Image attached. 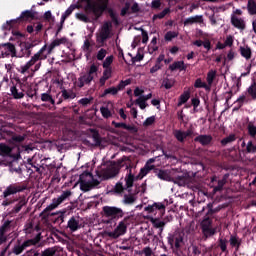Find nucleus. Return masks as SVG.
I'll return each mask as SVG.
<instances>
[{
	"mask_svg": "<svg viewBox=\"0 0 256 256\" xmlns=\"http://www.w3.org/2000/svg\"><path fill=\"white\" fill-rule=\"evenodd\" d=\"M122 167H126V169H128V174L125 177V187L128 193H131V187H133L135 183V175L132 171L131 160H129L127 156H124L116 162H110V164H108L105 168H101L100 170L96 171V174L103 181H107L108 179L117 177Z\"/></svg>",
	"mask_w": 256,
	"mask_h": 256,
	"instance_id": "1",
	"label": "nucleus"
},
{
	"mask_svg": "<svg viewBox=\"0 0 256 256\" xmlns=\"http://www.w3.org/2000/svg\"><path fill=\"white\" fill-rule=\"evenodd\" d=\"M71 195H73L71 190L63 191L60 196H58L57 198H54L52 200V203L50 205H48L40 213V217L42 219H49L50 216L55 217L53 223H58V225H61V223H65V217H67V210H63V211L56 212V213H51V211H53L54 209H57V207L59 205H61L62 203H65V201H67V199H69V197H71Z\"/></svg>",
	"mask_w": 256,
	"mask_h": 256,
	"instance_id": "2",
	"label": "nucleus"
},
{
	"mask_svg": "<svg viewBox=\"0 0 256 256\" xmlns=\"http://www.w3.org/2000/svg\"><path fill=\"white\" fill-rule=\"evenodd\" d=\"M81 3H86L85 12L87 15H92V21H99L103 17V13L109 9V0H80Z\"/></svg>",
	"mask_w": 256,
	"mask_h": 256,
	"instance_id": "3",
	"label": "nucleus"
},
{
	"mask_svg": "<svg viewBox=\"0 0 256 256\" xmlns=\"http://www.w3.org/2000/svg\"><path fill=\"white\" fill-rule=\"evenodd\" d=\"M27 185L25 184H10L5 188V190L2 193V206L3 207H9V205H13V203H17L19 201V196H17V193H23V191H26Z\"/></svg>",
	"mask_w": 256,
	"mask_h": 256,
	"instance_id": "4",
	"label": "nucleus"
},
{
	"mask_svg": "<svg viewBox=\"0 0 256 256\" xmlns=\"http://www.w3.org/2000/svg\"><path fill=\"white\" fill-rule=\"evenodd\" d=\"M0 137L8 141L11 145H21L27 139V134L17 130L11 131L7 128H2L0 129Z\"/></svg>",
	"mask_w": 256,
	"mask_h": 256,
	"instance_id": "5",
	"label": "nucleus"
},
{
	"mask_svg": "<svg viewBox=\"0 0 256 256\" xmlns=\"http://www.w3.org/2000/svg\"><path fill=\"white\" fill-rule=\"evenodd\" d=\"M104 216L109 220L106 221L107 224L115 223L119 221V219H123L125 217V212L123 209L115 206H104L102 208Z\"/></svg>",
	"mask_w": 256,
	"mask_h": 256,
	"instance_id": "6",
	"label": "nucleus"
},
{
	"mask_svg": "<svg viewBox=\"0 0 256 256\" xmlns=\"http://www.w3.org/2000/svg\"><path fill=\"white\" fill-rule=\"evenodd\" d=\"M111 37H113V23H111V21H106L101 26L96 41L97 43H100V45H105V42L108 39H111Z\"/></svg>",
	"mask_w": 256,
	"mask_h": 256,
	"instance_id": "7",
	"label": "nucleus"
},
{
	"mask_svg": "<svg viewBox=\"0 0 256 256\" xmlns=\"http://www.w3.org/2000/svg\"><path fill=\"white\" fill-rule=\"evenodd\" d=\"M97 71H99V66L92 64L88 72L78 78L77 87H79V89H83L85 85H91V81L95 79Z\"/></svg>",
	"mask_w": 256,
	"mask_h": 256,
	"instance_id": "8",
	"label": "nucleus"
},
{
	"mask_svg": "<svg viewBox=\"0 0 256 256\" xmlns=\"http://www.w3.org/2000/svg\"><path fill=\"white\" fill-rule=\"evenodd\" d=\"M40 241L41 234L39 232L34 239H28L22 244L21 241H18V244L14 245V247L12 248V253H14V255H21V253H23L25 249H27L28 247H32V245H37V243H39Z\"/></svg>",
	"mask_w": 256,
	"mask_h": 256,
	"instance_id": "9",
	"label": "nucleus"
},
{
	"mask_svg": "<svg viewBox=\"0 0 256 256\" xmlns=\"http://www.w3.org/2000/svg\"><path fill=\"white\" fill-rule=\"evenodd\" d=\"M168 245L173 251H179L185 245L183 235L181 233H169L167 236Z\"/></svg>",
	"mask_w": 256,
	"mask_h": 256,
	"instance_id": "10",
	"label": "nucleus"
},
{
	"mask_svg": "<svg viewBox=\"0 0 256 256\" xmlns=\"http://www.w3.org/2000/svg\"><path fill=\"white\" fill-rule=\"evenodd\" d=\"M12 153H13V148H11V146L5 143H0V155L2 157H7L9 159L6 165H11L13 161H18L19 158L21 157V154H12Z\"/></svg>",
	"mask_w": 256,
	"mask_h": 256,
	"instance_id": "11",
	"label": "nucleus"
},
{
	"mask_svg": "<svg viewBox=\"0 0 256 256\" xmlns=\"http://www.w3.org/2000/svg\"><path fill=\"white\" fill-rule=\"evenodd\" d=\"M20 51L16 52V57L19 59H22V57H25V59H29L31 57V53L33 51V47H35V44L33 42L25 41L20 43Z\"/></svg>",
	"mask_w": 256,
	"mask_h": 256,
	"instance_id": "12",
	"label": "nucleus"
},
{
	"mask_svg": "<svg viewBox=\"0 0 256 256\" xmlns=\"http://www.w3.org/2000/svg\"><path fill=\"white\" fill-rule=\"evenodd\" d=\"M145 211H148V213H154L158 217H163L165 215V204L163 203H154L153 205H149L145 208Z\"/></svg>",
	"mask_w": 256,
	"mask_h": 256,
	"instance_id": "13",
	"label": "nucleus"
},
{
	"mask_svg": "<svg viewBox=\"0 0 256 256\" xmlns=\"http://www.w3.org/2000/svg\"><path fill=\"white\" fill-rule=\"evenodd\" d=\"M125 233H127V224H125V222H119L114 231L108 233V237H111V239H119V237L125 235Z\"/></svg>",
	"mask_w": 256,
	"mask_h": 256,
	"instance_id": "14",
	"label": "nucleus"
},
{
	"mask_svg": "<svg viewBox=\"0 0 256 256\" xmlns=\"http://www.w3.org/2000/svg\"><path fill=\"white\" fill-rule=\"evenodd\" d=\"M0 49H3L4 53L2 51V55L5 57H17V48L11 42L0 44Z\"/></svg>",
	"mask_w": 256,
	"mask_h": 256,
	"instance_id": "15",
	"label": "nucleus"
},
{
	"mask_svg": "<svg viewBox=\"0 0 256 256\" xmlns=\"http://www.w3.org/2000/svg\"><path fill=\"white\" fill-rule=\"evenodd\" d=\"M47 44H45L36 54H34L31 59L29 60L30 64L35 65L38 61H43L47 59Z\"/></svg>",
	"mask_w": 256,
	"mask_h": 256,
	"instance_id": "16",
	"label": "nucleus"
},
{
	"mask_svg": "<svg viewBox=\"0 0 256 256\" xmlns=\"http://www.w3.org/2000/svg\"><path fill=\"white\" fill-rule=\"evenodd\" d=\"M11 229V221L6 220L1 226H0V245H3V243H7V236L5 233Z\"/></svg>",
	"mask_w": 256,
	"mask_h": 256,
	"instance_id": "17",
	"label": "nucleus"
},
{
	"mask_svg": "<svg viewBox=\"0 0 256 256\" xmlns=\"http://www.w3.org/2000/svg\"><path fill=\"white\" fill-rule=\"evenodd\" d=\"M91 180H88V182H84L81 184V191H84V193H87V191H91V189H95V187H99L101 185V182L95 178H90Z\"/></svg>",
	"mask_w": 256,
	"mask_h": 256,
	"instance_id": "18",
	"label": "nucleus"
},
{
	"mask_svg": "<svg viewBox=\"0 0 256 256\" xmlns=\"http://www.w3.org/2000/svg\"><path fill=\"white\" fill-rule=\"evenodd\" d=\"M10 93L13 97V99H23L25 97V93L22 88V84L19 83V85H13L10 87Z\"/></svg>",
	"mask_w": 256,
	"mask_h": 256,
	"instance_id": "19",
	"label": "nucleus"
},
{
	"mask_svg": "<svg viewBox=\"0 0 256 256\" xmlns=\"http://www.w3.org/2000/svg\"><path fill=\"white\" fill-rule=\"evenodd\" d=\"M150 223L153 225L154 229H159L158 235L161 237L163 235V229H165V225H167V222L162 221L159 218H150Z\"/></svg>",
	"mask_w": 256,
	"mask_h": 256,
	"instance_id": "20",
	"label": "nucleus"
},
{
	"mask_svg": "<svg viewBox=\"0 0 256 256\" xmlns=\"http://www.w3.org/2000/svg\"><path fill=\"white\" fill-rule=\"evenodd\" d=\"M112 125L115 129H125L126 131H130L131 133H137L139 129L135 125H127L123 122L112 121Z\"/></svg>",
	"mask_w": 256,
	"mask_h": 256,
	"instance_id": "21",
	"label": "nucleus"
},
{
	"mask_svg": "<svg viewBox=\"0 0 256 256\" xmlns=\"http://www.w3.org/2000/svg\"><path fill=\"white\" fill-rule=\"evenodd\" d=\"M195 143H200L203 147H207V145H211L213 141V136L207 134H201L194 138Z\"/></svg>",
	"mask_w": 256,
	"mask_h": 256,
	"instance_id": "22",
	"label": "nucleus"
},
{
	"mask_svg": "<svg viewBox=\"0 0 256 256\" xmlns=\"http://www.w3.org/2000/svg\"><path fill=\"white\" fill-rule=\"evenodd\" d=\"M229 243H230V247H232V249H235V253H237L241 248V244L243 243V240H241V238H239L237 235H231Z\"/></svg>",
	"mask_w": 256,
	"mask_h": 256,
	"instance_id": "23",
	"label": "nucleus"
},
{
	"mask_svg": "<svg viewBox=\"0 0 256 256\" xmlns=\"http://www.w3.org/2000/svg\"><path fill=\"white\" fill-rule=\"evenodd\" d=\"M89 132L91 133V138L94 141V147H101V144L103 143V138H101L99 131H97L96 129L90 128Z\"/></svg>",
	"mask_w": 256,
	"mask_h": 256,
	"instance_id": "24",
	"label": "nucleus"
},
{
	"mask_svg": "<svg viewBox=\"0 0 256 256\" xmlns=\"http://www.w3.org/2000/svg\"><path fill=\"white\" fill-rule=\"evenodd\" d=\"M154 173L156 177H158V179H160L161 181H172L171 175H169V172H167V170L155 168Z\"/></svg>",
	"mask_w": 256,
	"mask_h": 256,
	"instance_id": "25",
	"label": "nucleus"
},
{
	"mask_svg": "<svg viewBox=\"0 0 256 256\" xmlns=\"http://www.w3.org/2000/svg\"><path fill=\"white\" fill-rule=\"evenodd\" d=\"M231 24L236 29H241V30L245 29V20L235 16V14L231 15Z\"/></svg>",
	"mask_w": 256,
	"mask_h": 256,
	"instance_id": "26",
	"label": "nucleus"
},
{
	"mask_svg": "<svg viewBox=\"0 0 256 256\" xmlns=\"http://www.w3.org/2000/svg\"><path fill=\"white\" fill-rule=\"evenodd\" d=\"M36 12H33L31 10H25L21 13L20 17L16 19L18 23H21V21H29V19L33 20L35 19Z\"/></svg>",
	"mask_w": 256,
	"mask_h": 256,
	"instance_id": "27",
	"label": "nucleus"
},
{
	"mask_svg": "<svg viewBox=\"0 0 256 256\" xmlns=\"http://www.w3.org/2000/svg\"><path fill=\"white\" fill-rule=\"evenodd\" d=\"M25 205H27V197H25V195H19L18 203L13 208L14 213H19Z\"/></svg>",
	"mask_w": 256,
	"mask_h": 256,
	"instance_id": "28",
	"label": "nucleus"
},
{
	"mask_svg": "<svg viewBox=\"0 0 256 256\" xmlns=\"http://www.w3.org/2000/svg\"><path fill=\"white\" fill-rule=\"evenodd\" d=\"M195 23H203V15L191 16L184 20L185 27H187V25H195Z\"/></svg>",
	"mask_w": 256,
	"mask_h": 256,
	"instance_id": "29",
	"label": "nucleus"
},
{
	"mask_svg": "<svg viewBox=\"0 0 256 256\" xmlns=\"http://www.w3.org/2000/svg\"><path fill=\"white\" fill-rule=\"evenodd\" d=\"M66 229H70L72 233L78 231L79 229V219H76L75 216H72L67 223Z\"/></svg>",
	"mask_w": 256,
	"mask_h": 256,
	"instance_id": "30",
	"label": "nucleus"
},
{
	"mask_svg": "<svg viewBox=\"0 0 256 256\" xmlns=\"http://www.w3.org/2000/svg\"><path fill=\"white\" fill-rule=\"evenodd\" d=\"M170 71H187V66H185L184 61H175L173 64L169 65Z\"/></svg>",
	"mask_w": 256,
	"mask_h": 256,
	"instance_id": "31",
	"label": "nucleus"
},
{
	"mask_svg": "<svg viewBox=\"0 0 256 256\" xmlns=\"http://www.w3.org/2000/svg\"><path fill=\"white\" fill-rule=\"evenodd\" d=\"M240 55L246 59V61H249L251 59L253 52L251 51V48L249 46H240L239 48Z\"/></svg>",
	"mask_w": 256,
	"mask_h": 256,
	"instance_id": "32",
	"label": "nucleus"
},
{
	"mask_svg": "<svg viewBox=\"0 0 256 256\" xmlns=\"http://www.w3.org/2000/svg\"><path fill=\"white\" fill-rule=\"evenodd\" d=\"M189 99H191V92L184 91L178 99L177 107H181L182 105H185V103H187Z\"/></svg>",
	"mask_w": 256,
	"mask_h": 256,
	"instance_id": "33",
	"label": "nucleus"
},
{
	"mask_svg": "<svg viewBox=\"0 0 256 256\" xmlns=\"http://www.w3.org/2000/svg\"><path fill=\"white\" fill-rule=\"evenodd\" d=\"M193 45L196 47H204L207 51H211V40L205 39L204 41L202 40H195L193 42Z\"/></svg>",
	"mask_w": 256,
	"mask_h": 256,
	"instance_id": "34",
	"label": "nucleus"
},
{
	"mask_svg": "<svg viewBox=\"0 0 256 256\" xmlns=\"http://www.w3.org/2000/svg\"><path fill=\"white\" fill-rule=\"evenodd\" d=\"M79 6L72 4L70 7L67 8V10L62 14L61 16V23L64 25L67 18L73 13L74 9H77Z\"/></svg>",
	"mask_w": 256,
	"mask_h": 256,
	"instance_id": "35",
	"label": "nucleus"
},
{
	"mask_svg": "<svg viewBox=\"0 0 256 256\" xmlns=\"http://www.w3.org/2000/svg\"><path fill=\"white\" fill-rule=\"evenodd\" d=\"M227 174L223 176L221 180H218L217 185L213 188V193H219V191H223V187H225L227 183Z\"/></svg>",
	"mask_w": 256,
	"mask_h": 256,
	"instance_id": "36",
	"label": "nucleus"
},
{
	"mask_svg": "<svg viewBox=\"0 0 256 256\" xmlns=\"http://www.w3.org/2000/svg\"><path fill=\"white\" fill-rule=\"evenodd\" d=\"M195 89H205V91H211V86L203 82L201 78H197L194 82Z\"/></svg>",
	"mask_w": 256,
	"mask_h": 256,
	"instance_id": "37",
	"label": "nucleus"
},
{
	"mask_svg": "<svg viewBox=\"0 0 256 256\" xmlns=\"http://www.w3.org/2000/svg\"><path fill=\"white\" fill-rule=\"evenodd\" d=\"M244 95L251 97L253 101H256V82L254 81L246 90Z\"/></svg>",
	"mask_w": 256,
	"mask_h": 256,
	"instance_id": "38",
	"label": "nucleus"
},
{
	"mask_svg": "<svg viewBox=\"0 0 256 256\" xmlns=\"http://www.w3.org/2000/svg\"><path fill=\"white\" fill-rule=\"evenodd\" d=\"M173 183H175L176 185H179V187H185V185H187V176L185 175H180V176H176L175 178H172Z\"/></svg>",
	"mask_w": 256,
	"mask_h": 256,
	"instance_id": "39",
	"label": "nucleus"
},
{
	"mask_svg": "<svg viewBox=\"0 0 256 256\" xmlns=\"http://www.w3.org/2000/svg\"><path fill=\"white\" fill-rule=\"evenodd\" d=\"M40 99L43 101V103H50V105H55V99H53L51 92L42 93Z\"/></svg>",
	"mask_w": 256,
	"mask_h": 256,
	"instance_id": "40",
	"label": "nucleus"
},
{
	"mask_svg": "<svg viewBox=\"0 0 256 256\" xmlns=\"http://www.w3.org/2000/svg\"><path fill=\"white\" fill-rule=\"evenodd\" d=\"M91 179H93V174L91 172H87V171L83 172L79 177L80 189H81L82 183H89Z\"/></svg>",
	"mask_w": 256,
	"mask_h": 256,
	"instance_id": "41",
	"label": "nucleus"
},
{
	"mask_svg": "<svg viewBox=\"0 0 256 256\" xmlns=\"http://www.w3.org/2000/svg\"><path fill=\"white\" fill-rule=\"evenodd\" d=\"M234 141H237V136L235 134H230L229 136L223 138L220 141V144L222 147H227V145L234 143Z\"/></svg>",
	"mask_w": 256,
	"mask_h": 256,
	"instance_id": "42",
	"label": "nucleus"
},
{
	"mask_svg": "<svg viewBox=\"0 0 256 256\" xmlns=\"http://www.w3.org/2000/svg\"><path fill=\"white\" fill-rule=\"evenodd\" d=\"M202 233L205 241H207L209 237H213L217 233V229L210 226L209 228H203Z\"/></svg>",
	"mask_w": 256,
	"mask_h": 256,
	"instance_id": "43",
	"label": "nucleus"
},
{
	"mask_svg": "<svg viewBox=\"0 0 256 256\" xmlns=\"http://www.w3.org/2000/svg\"><path fill=\"white\" fill-rule=\"evenodd\" d=\"M61 94H62V99L64 101H69L70 99H75V97H76V95L73 91L67 90V89H63L61 91Z\"/></svg>",
	"mask_w": 256,
	"mask_h": 256,
	"instance_id": "44",
	"label": "nucleus"
},
{
	"mask_svg": "<svg viewBox=\"0 0 256 256\" xmlns=\"http://www.w3.org/2000/svg\"><path fill=\"white\" fill-rule=\"evenodd\" d=\"M173 135L175 139L179 141V143H185V139H187V137L185 136V131L183 130H174Z\"/></svg>",
	"mask_w": 256,
	"mask_h": 256,
	"instance_id": "45",
	"label": "nucleus"
},
{
	"mask_svg": "<svg viewBox=\"0 0 256 256\" xmlns=\"http://www.w3.org/2000/svg\"><path fill=\"white\" fill-rule=\"evenodd\" d=\"M137 198L133 194H125L123 198L124 205H133Z\"/></svg>",
	"mask_w": 256,
	"mask_h": 256,
	"instance_id": "46",
	"label": "nucleus"
},
{
	"mask_svg": "<svg viewBox=\"0 0 256 256\" xmlns=\"http://www.w3.org/2000/svg\"><path fill=\"white\" fill-rule=\"evenodd\" d=\"M215 77H217V71L210 70L207 73L206 81H207L209 87H211L213 85V81H215Z\"/></svg>",
	"mask_w": 256,
	"mask_h": 256,
	"instance_id": "47",
	"label": "nucleus"
},
{
	"mask_svg": "<svg viewBox=\"0 0 256 256\" xmlns=\"http://www.w3.org/2000/svg\"><path fill=\"white\" fill-rule=\"evenodd\" d=\"M227 239L225 238H219L218 239V247L221 249L222 253H229V250H227Z\"/></svg>",
	"mask_w": 256,
	"mask_h": 256,
	"instance_id": "48",
	"label": "nucleus"
},
{
	"mask_svg": "<svg viewBox=\"0 0 256 256\" xmlns=\"http://www.w3.org/2000/svg\"><path fill=\"white\" fill-rule=\"evenodd\" d=\"M247 9L249 15H256V2L255 0H248Z\"/></svg>",
	"mask_w": 256,
	"mask_h": 256,
	"instance_id": "49",
	"label": "nucleus"
},
{
	"mask_svg": "<svg viewBox=\"0 0 256 256\" xmlns=\"http://www.w3.org/2000/svg\"><path fill=\"white\" fill-rule=\"evenodd\" d=\"M100 113L104 119H110V117H113V113L109 110V107L102 106L100 108Z\"/></svg>",
	"mask_w": 256,
	"mask_h": 256,
	"instance_id": "50",
	"label": "nucleus"
},
{
	"mask_svg": "<svg viewBox=\"0 0 256 256\" xmlns=\"http://www.w3.org/2000/svg\"><path fill=\"white\" fill-rule=\"evenodd\" d=\"M19 23V20L15 19V20H10L7 21L6 24H3V29H5L6 31H11V29H13V27H17V24Z\"/></svg>",
	"mask_w": 256,
	"mask_h": 256,
	"instance_id": "51",
	"label": "nucleus"
},
{
	"mask_svg": "<svg viewBox=\"0 0 256 256\" xmlns=\"http://www.w3.org/2000/svg\"><path fill=\"white\" fill-rule=\"evenodd\" d=\"M207 208H208V211H207L206 215L208 217H211L212 215H215V213H219L221 211L220 207L213 208V203H208Z\"/></svg>",
	"mask_w": 256,
	"mask_h": 256,
	"instance_id": "52",
	"label": "nucleus"
},
{
	"mask_svg": "<svg viewBox=\"0 0 256 256\" xmlns=\"http://www.w3.org/2000/svg\"><path fill=\"white\" fill-rule=\"evenodd\" d=\"M238 109H241L243 107L244 103H249V98H247V94H242L239 96V98L236 100Z\"/></svg>",
	"mask_w": 256,
	"mask_h": 256,
	"instance_id": "53",
	"label": "nucleus"
},
{
	"mask_svg": "<svg viewBox=\"0 0 256 256\" xmlns=\"http://www.w3.org/2000/svg\"><path fill=\"white\" fill-rule=\"evenodd\" d=\"M124 191H127V188L123 186V182H117L114 186V193L121 195Z\"/></svg>",
	"mask_w": 256,
	"mask_h": 256,
	"instance_id": "54",
	"label": "nucleus"
},
{
	"mask_svg": "<svg viewBox=\"0 0 256 256\" xmlns=\"http://www.w3.org/2000/svg\"><path fill=\"white\" fill-rule=\"evenodd\" d=\"M229 157H231L232 161H238L239 157H241V155L237 152V148L232 147L229 150Z\"/></svg>",
	"mask_w": 256,
	"mask_h": 256,
	"instance_id": "55",
	"label": "nucleus"
},
{
	"mask_svg": "<svg viewBox=\"0 0 256 256\" xmlns=\"http://www.w3.org/2000/svg\"><path fill=\"white\" fill-rule=\"evenodd\" d=\"M127 85H131V78H128L126 80H121L119 84L117 85L116 89L117 91H123Z\"/></svg>",
	"mask_w": 256,
	"mask_h": 256,
	"instance_id": "56",
	"label": "nucleus"
},
{
	"mask_svg": "<svg viewBox=\"0 0 256 256\" xmlns=\"http://www.w3.org/2000/svg\"><path fill=\"white\" fill-rule=\"evenodd\" d=\"M213 225V220L206 216L201 222V229H207Z\"/></svg>",
	"mask_w": 256,
	"mask_h": 256,
	"instance_id": "57",
	"label": "nucleus"
},
{
	"mask_svg": "<svg viewBox=\"0 0 256 256\" xmlns=\"http://www.w3.org/2000/svg\"><path fill=\"white\" fill-rule=\"evenodd\" d=\"M245 153H252L255 154L256 153V145L253 144V141H248L247 145H246V149L244 150Z\"/></svg>",
	"mask_w": 256,
	"mask_h": 256,
	"instance_id": "58",
	"label": "nucleus"
},
{
	"mask_svg": "<svg viewBox=\"0 0 256 256\" xmlns=\"http://www.w3.org/2000/svg\"><path fill=\"white\" fill-rule=\"evenodd\" d=\"M174 85H175V79L166 78L162 82V86L165 87L166 89H172Z\"/></svg>",
	"mask_w": 256,
	"mask_h": 256,
	"instance_id": "59",
	"label": "nucleus"
},
{
	"mask_svg": "<svg viewBox=\"0 0 256 256\" xmlns=\"http://www.w3.org/2000/svg\"><path fill=\"white\" fill-rule=\"evenodd\" d=\"M118 91L116 87H110L104 90L102 97H107V95H117Z\"/></svg>",
	"mask_w": 256,
	"mask_h": 256,
	"instance_id": "60",
	"label": "nucleus"
},
{
	"mask_svg": "<svg viewBox=\"0 0 256 256\" xmlns=\"http://www.w3.org/2000/svg\"><path fill=\"white\" fill-rule=\"evenodd\" d=\"M79 105H82V107H87V105H91L93 103V97L90 98H81L78 101Z\"/></svg>",
	"mask_w": 256,
	"mask_h": 256,
	"instance_id": "61",
	"label": "nucleus"
},
{
	"mask_svg": "<svg viewBox=\"0 0 256 256\" xmlns=\"http://www.w3.org/2000/svg\"><path fill=\"white\" fill-rule=\"evenodd\" d=\"M170 12L171 10L169 8H165L162 12L155 14L153 19H164V17Z\"/></svg>",
	"mask_w": 256,
	"mask_h": 256,
	"instance_id": "62",
	"label": "nucleus"
},
{
	"mask_svg": "<svg viewBox=\"0 0 256 256\" xmlns=\"http://www.w3.org/2000/svg\"><path fill=\"white\" fill-rule=\"evenodd\" d=\"M40 256H55V249L53 248H47L44 251H42V253L40 254Z\"/></svg>",
	"mask_w": 256,
	"mask_h": 256,
	"instance_id": "63",
	"label": "nucleus"
},
{
	"mask_svg": "<svg viewBox=\"0 0 256 256\" xmlns=\"http://www.w3.org/2000/svg\"><path fill=\"white\" fill-rule=\"evenodd\" d=\"M248 135H250V137L256 136V126L255 125L248 124Z\"/></svg>",
	"mask_w": 256,
	"mask_h": 256,
	"instance_id": "64",
	"label": "nucleus"
}]
</instances>
